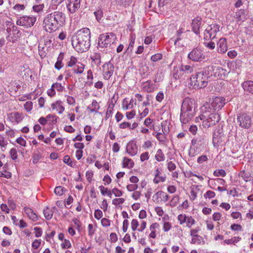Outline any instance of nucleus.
Wrapping results in <instances>:
<instances>
[{"instance_id":"1","label":"nucleus","mask_w":253,"mask_h":253,"mask_svg":"<svg viewBox=\"0 0 253 253\" xmlns=\"http://www.w3.org/2000/svg\"><path fill=\"white\" fill-rule=\"evenodd\" d=\"M72 44L78 52L87 51L90 46V32L87 28L78 31L72 37Z\"/></svg>"},{"instance_id":"2","label":"nucleus","mask_w":253,"mask_h":253,"mask_svg":"<svg viewBox=\"0 0 253 253\" xmlns=\"http://www.w3.org/2000/svg\"><path fill=\"white\" fill-rule=\"evenodd\" d=\"M201 114L196 118V121L203 120V125L204 127H209L215 125L220 119L219 115L216 112L211 110L210 104L205 103L201 108Z\"/></svg>"},{"instance_id":"3","label":"nucleus","mask_w":253,"mask_h":253,"mask_svg":"<svg viewBox=\"0 0 253 253\" xmlns=\"http://www.w3.org/2000/svg\"><path fill=\"white\" fill-rule=\"evenodd\" d=\"M194 100L186 98L183 100L181 108L180 120L181 123H188L195 115Z\"/></svg>"},{"instance_id":"4","label":"nucleus","mask_w":253,"mask_h":253,"mask_svg":"<svg viewBox=\"0 0 253 253\" xmlns=\"http://www.w3.org/2000/svg\"><path fill=\"white\" fill-rule=\"evenodd\" d=\"M209 77L204 72H199L192 75L190 79V86L196 89L203 88L207 86Z\"/></svg>"},{"instance_id":"5","label":"nucleus","mask_w":253,"mask_h":253,"mask_svg":"<svg viewBox=\"0 0 253 253\" xmlns=\"http://www.w3.org/2000/svg\"><path fill=\"white\" fill-rule=\"evenodd\" d=\"M117 37L113 33L102 34L99 36L98 42V46L99 47H108L113 44Z\"/></svg>"},{"instance_id":"6","label":"nucleus","mask_w":253,"mask_h":253,"mask_svg":"<svg viewBox=\"0 0 253 253\" xmlns=\"http://www.w3.org/2000/svg\"><path fill=\"white\" fill-rule=\"evenodd\" d=\"M220 26L217 24L209 25L204 31V39L206 40H214L216 34L219 31Z\"/></svg>"},{"instance_id":"7","label":"nucleus","mask_w":253,"mask_h":253,"mask_svg":"<svg viewBox=\"0 0 253 253\" xmlns=\"http://www.w3.org/2000/svg\"><path fill=\"white\" fill-rule=\"evenodd\" d=\"M43 25L45 30L47 32L51 33L56 31L59 28L52 18V16L48 14L43 20Z\"/></svg>"},{"instance_id":"8","label":"nucleus","mask_w":253,"mask_h":253,"mask_svg":"<svg viewBox=\"0 0 253 253\" xmlns=\"http://www.w3.org/2000/svg\"><path fill=\"white\" fill-rule=\"evenodd\" d=\"M188 58L196 62H199L205 59V56L202 49L196 47L193 49L188 54Z\"/></svg>"},{"instance_id":"9","label":"nucleus","mask_w":253,"mask_h":253,"mask_svg":"<svg viewBox=\"0 0 253 253\" xmlns=\"http://www.w3.org/2000/svg\"><path fill=\"white\" fill-rule=\"evenodd\" d=\"M237 121L239 125L242 128H249L251 126L252 119L246 113L240 114L238 116Z\"/></svg>"},{"instance_id":"10","label":"nucleus","mask_w":253,"mask_h":253,"mask_svg":"<svg viewBox=\"0 0 253 253\" xmlns=\"http://www.w3.org/2000/svg\"><path fill=\"white\" fill-rule=\"evenodd\" d=\"M36 21V18L35 17L24 16L17 20L16 24L18 25L28 28L33 26Z\"/></svg>"},{"instance_id":"11","label":"nucleus","mask_w":253,"mask_h":253,"mask_svg":"<svg viewBox=\"0 0 253 253\" xmlns=\"http://www.w3.org/2000/svg\"><path fill=\"white\" fill-rule=\"evenodd\" d=\"M9 27L6 28V32L7 33V36L6 37L7 39L10 41V39H9L11 35H13L11 38V40H16L17 38L19 37L20 35V31L18 29V27L14 25L13 23L11 22H8ZM8 24H7V25Z\"/></svg>"},{"instance_id":"12","label":"nucleus","mask_w":253,"mask_h":253,"mask_svg":"<svg viewBox=\"0 0 253 253\" xmlns=\"http://www.w3.org/2000/svg\"><path fill=\"white\" fill-rule=\"evenodd\" d=\"M225 99L222 97H215L212 99L210 104L211 110L214 112L219 111L225 104Z\"/></svg>"},{"instance_id":"13","label":"nucleus","mask_w":253,"mask_h":253,"mask_svg":"<svg viewBox=\"0 0 253 253\" xmlns=\"http://www.w3.org/2000/svg\"><path fill=\"white\" fill-rule=\"evenodd\" d=\"M81 0H67L66 6L68 11L71 13H74L77 11L81 7Z\"/></svg>"},{"instance_id":"14","label":"nucleus","mask_w":253,"mask_h":253,"mask_svg":"<svg viewBox=\"0 0 253 253\" xmlns=\"http://www.w3.org/2000/svg\"><path fill=\"white\" fill-rule=\"evenodd\" d=\"M52 16V18L55 22L58 28L62 26L65 21L64 14L60 11H57L50 13Z\"/></svg>"},{"instance_id":"15","label":"nucleus","mask_w":253,"mask_h":253,"mask_svg":"<svg viewBox=\"0 0 253 253\" xmlns=\"http://www.w3.org/2000/svg\"><path fill=\"white\" fill-rule=\"evenodd\" d=\"M114 65L110 62L104 64L103 66V72L104 78L105 80H109L114 73Z\"/></svg>"},{"instance_id":"16","label":"nucleus","mask_w":253,"mask_h":253,"mask_svg":"<svg viewBox=\"0 0 253 253\" xmlns=\"http://www.w3.org/2000/svg\"><path fill=\"white\" fill-rule=\"evenodd\" d=\"M169 196L162 191H159L152 197V199L157 204H160L162 202H167L169 200Z\"/></svg>"},{"instance_id":"17","label":"nucleus","mask_w":253,"mask_h":253,"mask_svg":"<svg viewBox=\"0 0 253 253\" xmlns=\"http://www.w3.org/2000/svg\"><path fill=\"white\" fill-rule=\"evenodd\" d=\"M225 136L218 131L214 132L213 135L212 142L214 146H218L224 143Z\"/></svg>"},{"instance_id":"18","label":"nucleus","mask_w":253,"mask_h":253,"mask_svg":"<svg viewBox=\"0 0 253 253\" xmlns=\"http://www.w3.org/2000/svg\"><path fill=\"white\" fill-rule=\"evenodd\" d=\"M202 19L200 17H196L192 20V30L196 35H199L200 34V29Z\"/></svg>"},{"instance_id":"19","label":"nucleus","mask_w":253,"mask_h":253,"mask_svg":"<svg viewBox=\"0 0 253 253\" xmlns=\"http://www.w3.org/2000/svg\"><path fill=\"white\" fill-rule=\"evenodd\" d=\"M218 52L225 53L227 50V41L225 38H220L217 42Z\"/></svg>"},{"instance_id":"20","label":"nucleus","mask_w":253,"mask_h":253,"mask_svg":"<svg viewBox=\"0 0 253 253\" xmlns=\"http://www.w3.org/2000/svg\"><path fill=\"white\" fill-rule=\"evenodd\" d=\"M136 104V101L133 98H131L128 102L126 98L123 99L122 102V108L124 110H126L133 107V105Z\"/></svg>"},{"instance_id":"21","label":"nucleus","mask_w":253,"mask_h":253,"mask_svg":"<svg viewBox=\"0 0 253 253\" xmlns=\"http://www.w3.org/2000/svg\"><path fill=\"white\" fill-rule=\"evenodd\" d=\"M242 86L245 91L253 94V81H247L242 83Z\"/></svg>"},{"instance_id":"22","label":"nucleus","mask_w":253,"mask_h":253,"mask_svg":"<svg viewBox=\"0 0 253 253\" xmlns=\"http://www.w3.org/2000/svg\"><path fill=\"white\" fill-rule=\"evenodd\" d=\"M9 119L11 122L18 124L22 121V117L19 113L13 112L10 114Z\"/></svg>"},{"instance_id":"23","label":"nucleus","mask_w":253,"mask_h":253,"mask_svg":"<svg viewBox=\"0 0 253 253\" xmlns=\"http://www.w3.org/2000/svg\"><path fill=\"white\" fill-rule=\"evenodd\" d=\"M24 211L28 216L33 221H37L38 219L37 215L34 212L33 210L29 208L24 207Z\"/></svg>"},{"instance_id":"24","label":"nucleus","mask_w":253,"mask_h":253,"mask_svg":"<svg viewBox=\"0 0 253 253\" xmlns=\"http://www.w3.org/2000/svg\"><path fill=\"white\" fill-rule=\"evenodd\" d=\"M126 151L131 156L135 155L137 153V147L135 143H131L128 144Z\"/></svg>"},{"instance_id":"25","label":"nucleus","mask_w":253,"mask_h":253,"mask_svg":"<svg viewBox=\"0 0 253 253\" xmlns=\"http://www.w3.org/2000/svg\"><path fill=\"white\" fill-rule=\"evenodd\" d=\"M100 106L96 100H94L92 102L91 104L87 107V110L90 113L95 112L97 113L99 109Z\"/></svg>"},{"instance_id":"26","label":"nucleus","mask_w":253,"mask_h":253,"mask_svg":"<svg viewBox=\"0 0 253 253\" xmlns=\"http://www.w3.org/2000/svg\"><path fill=\"white\" fill-rule=\"evenodd\" d=\"M43 213L45 218L49 220L51 219L53 216V211L52 209L49 207H46L43 211Z\"/></svg>"},{"instance_id":"27","label":"nucleus","mask_w":253,"mask_h":253,"mask_svg":"<svg viewBox=\"0 0 253 253\" xmlns=\"http://www.w3.org/2000/svg\"><path fill=\"white\" fill-rule=\"evenodd\" d=\"M239 176L242 177L246 182L250 181L253 179L251 173L244 170L239 173Z\"/></svg>"},{"instance_id":"28","label":"nucleus","mask_w":253,"mask_h":253,"mask_svg":"<svg viewBox=\"0 0 253 253\" xmlns=\"http://www.w3.org/2000/svg\"><path fill=\"white\" fill-rule=\"evenodd\" d=\"M91 59L92 60V62L95 65L99 66L101 64V56L100 53H94L93 55L91 57Z\"/></svg>"},{"instance_id":"29","label":"nucleus","mask_w":253,"mask_h":253,"mask_svg":"<svg viewBox=\"0 0 253 253\" xmlns=\"http://www.w3.org/2000/svg\"><path fill=\"white\" fill-rule=\"evenodd\" d=\"M85 65L81 62H78L73 69L74 72L76 74H82L83 73Z\"/></svg>"},{"instance_id":"30","label":"nucleus","mask_w":253,"mask_h":253,"mask_svg":"<svg viewBox=\"0 0 253 253\" xmlns=\"http://www.w3.org/2000/svg\"><path fill=\"white\" fill-rule=\"evenodd\" d=\"M51 107L53 109H56L58 111L59 114H61L64 111V107L61 104L60 101H57L55 103H52Z\"/></svg>"},{"instance_id":"31","label":"nucleus","mask_w":253,"mask_h":253,"mask_svg":"<svg viewBox=\"0 0 253 253\" xmlns=\"http://www.w3.org/2000/svg\"><path fill=\"white\" fill-rule=\"evenodd\" d=\"M179 71L186 74H190L193 72V67L190 65H182L179 68Z\"/></svg>"},{"instance_id":"32","label":"nucleus","mask_w":253,"mask_h":253,"mask_svg":"<svg viewBox=\"0 0 253 253\" xmlns=\"http://www.w3.org/2000/svg\"><path fill=\"white\" fill-rule=\"evenodd\" d=\"M155 159L158 162H162L165 160V156L162 150L159 149L157 150L155 155Z\"/></svg>"},{"instance_id":"33","label":"nucleus","mask_w":253,"mask_h":253,"mask_svg":"<svg viewBox=\"0 0 253 253\" xmlns=\"http://www.w3.org/2000/svg\"><path fill=\"white\" fill-rule=\"evenodd\" d=\"M134 163L133 161L127 158H124L123 160V167L129 168L133 167Z\"/></svg>"},{"instance_id":"34","label":"nucleus","mask_w":253,"mask_h":253,"mask_svg":"<svg viewBox=\"0 0 253 253\" xmlns=\"http://www.w3.org/2000/svg\"><path fill=\"white\" fill-rule=\"evenodd\" d=\"M179 200V196L178 195H175L173 197L170 201L169 205L171 207H174L177 205Z\"/></svg>"},{"instance_id":"35","label":"nucleus","mask_w":253,"mask_h":253,"mask_svg":"<svg viewBox=\"0 0 253 253\" xmlns=\"http://www.w3.org/2000/svg\"><path fill=\"white\" fill-rule=\"evenodd\" d=\"M186 226L190 228L195 223V220L191 216H188L186 222Z\"/></svg>"},{"instance_id":"36","label":"nucleus","mask_w":253,"mask_h":253,"mask_svg":"<svg viewBox=\"0 0 253 253\" xmlns=\"http://www.w3.org/2000/svg\"><path fill=\"white\" fill-rule=\"evenodd\" d=\"M226 172H225V171L223 169H216L213 172V175L215 176H222V177H224L226 175Z\"/></svg>"},{"instance_id":"37","label":"nucleus","mask_w":253,"mask_h":253,"mask_svg":"<svg viewBox=\"0 0 253 253\" xmlns=\"http://www.w3.org/2000/svg\"><path fill=\"white\" fill-rule=\"evenodd\" d=\"M135 43V38L133 37V36H131L130 39V42L129 43V44L126 49V52L128 53L131 52L132 51V49L133 48V46Z\"/></svg>"},{"instance_id":"38","label":"nucleus","mask_w":253,"mask_h":253,"mask_svg":"<svg viewBox=\"0 0 253 253\" xmlns=\"http://www.w3.org/2000/svg\"><path fill=\"white\" fill-rule=\"evenodd\" d=\"M78 63V60L76 57L72 56L70 57V59L69 61L67 63V66L68 67H73L74 65H76Z\"/></svg>"},{"instance_id":"39","label":"nucleus","mask_w":253,"mask_h":253,"mask_svg":"<svg viewBox=\"0 0 253 253\" xmlns=\"http://www.w3.org/2000/svg\"><path fill=\"white\" fill-rule=\"evenodd\" d=\"M52 88H53L54 90L56 89L58 91H61L63 90L64 87L61 84L55 83L52 84Z\"/></svg>"},{"instance_id":"40","label":"nucleus","mask_w":253,"mask_h":253,"mask_svg":"<svg viewBox=\"0 0 253 253\" xmlns=\"http://www.w3.org/2000/svg\"><path fill=\"white\" fill-rule=\"evenodd\" d=\"M9 154L10 155L11 158L12 160H15L17 159L18 155L16 149L12 148L9 152Z\"/></svg>"},{"instance_id":"41","label":"nucleus","mask_w":253,"mask_h":253,"mask_svg":"<svg viewBox=\"0 0 253 253\" xmlns=\"http://www.w3.org/2000/svg\"><path fill=\"white\" fill-rule=\"evenodd\" d=\"M187 217L188 216H186L185 214H180L178 215L177 219L179 222V224L181 225L185 223Z\"/></svg>"},{"instance_id":"42","label":"nucleus","mask_w":253,"mask_h":253,"mask_svg":"<svg viewBox=\"0 0 253 253\" xmlns=\"http://www.w3.org/2000/svg\"><path fill=\"white\" fill-rule=\"evenodd\" d=\"M156 137L157 139L162 142H164L166 139V134L164 133H162L161 132H158L156 134Z\"/></svg>"},{"instance_id":"43","label":"nucleus","mask_w":253,"mask_h":253,"mask_svg":"<svg viewBox=\"0 0 253 253\" xmlns=\"http://www.w3.org/2000/svg\"><path fill=\"white\" fill-rule=\"evenodd\" d=\"M62 248L68 249L71 247V244L69 240L64 239L63 242L61 245Z\"/></svg>"},{"instance_id":"44","label":"nucleus","mask_w":253,"mask_h":253,"mask_svg":"<svg viewBox=\"0 0 253 253\" xmlns=\"http://www.w3.org/2000/svg\"><path fill=\"white\" fill-rule=\"evenodd\" d=\"M125 200L124 198H116L112 201V204L115 206L122 204L124 203Z\"/></svg>"},{"instance_id":"45","label":"nucleus","mask_w":253,"mask_h":253,"mask_svg":"<svg viewBox=\"0 0 253 253\" xmlns=\"http://www.w3.org/2000/svg\"><path fill=\"white\" fill-rule=\"evenodd\" d=\"M202 240V237L200 235L196 236V237H193L191 243L194 244H199L201 242V240Z\"/></svg>"},{"instance_id":"46","label":"nucleus","mask_w":253,"mask_h":253,"mask_svg":"<svg viewBox=\"0 0 253 253\" xmlns=\"http://www.w3.org/2000/svg\"><path fill=\"white\" fill-rule=\"evenodd\" d=\"M162 54L161 53H156L151 57V60L153 62H156L162 58Z\"/></svg>"},{"instance_id":"47","label":"nucleus","mask_w":253,"mask_h":253,"mask_svg":"<svg viewBox=\"0 0 253 253\" xmlns=\"http://www.w3.org/2000/svg\"><path fill=\"white\" fill-rule=\"evenodd\" d=\"M64 188L61 186H57L54 189V193L58 195H62L64 193Z\"/></svg>"},{"instance_id":"48","label":"nucleus","mask_w":253,"mask_h":253,"mask_svg":"<svg viewBox=\"0 0 253 253\" xmlns=\"http://www.w3.org/2000/svg\"><path fill=\"white\" fill-rule=\"evenodd\" d=\"M138 225V222L136 219H133L132 220L131 222V228L133 231H134L137 229Z\"/></svg>"},{"instance_id":"49","label":"nucleus","mask_w":253,"mask_h":253,"mask_svg":"<svg viewBox=\"0 0 253 253\" xmlns=\"http://www.w3.org/2000/svg\"><path fill=\"white\" fill-rule=\"evenodd\" d=\"M63 161L65 164L72 167L74 166V163L71 161L70 158L68 155H66L64 157Z\"/></svg>"},{"instance_id":"50","label":"nucleus","mask_w":253,"mask_h":253,"mask_svg":"<svg viewBox=\"0 0 253 253\" xmlns=\"http://www.w3.org/2000/svg\"><path fill=\"white\" fill-rule=\"evenodd\" d=\"M103 216L102 211L99 209L95 210L94 211V217L97 219L99 220Z\"/></svg>"},{"instance_id":"51","label":"nucleus","mask_w":253,"mask_h":253,"mask_svg":"<svg viewBox=\"0 0 253 253\" xmlns=\"http://www.w3.org/2000/svg\"><path fill=\"white\" fill-rule=\"evenodd\" d=\"M24 107L27 111L29 112L32 109L33 103L31 101H27L25 103Z\"/></svg>"},{"instance_id":"52","label":"nucleus","mask_w":253,"mask_h":253,"mask_svg":"<svg viewBox=\"0 0 253 253\" xmlns=\"http://www.w3.org/2000/svg\"><path fill=\"white\" fill-rule=\"evenodd\" d=\"M183 32V29L182 28L179 29L177 31L176 36L177 37L176 39L174 40V44L175 45L176 44V43L178 41L181 40V38H180V36H181V35L182 34Z\"/></svg>"},{"instance_id":"53","label":"nucleus","mask_w":253,"mask_h":253,"mask_svg":"<svg viewBox=\"0 0 253 253\" xmlns=\"http://www.w3.org/2000/svg\"><path fill=\"white\" fill-rule=\"evenodd\" d=\"M171 228V224L169 222H165L163 224V230L164 232L169 231Z\"/></svg>"},{"instance_id":"54","label":"nucleus","mask_w":253,"mask_h":253,"mask_svg":"<svg viewBox=\"0 0 253 253\" xmlns=\"http://www.w3.org/2000/svg\"><path fill=\"white\" fill-rule=\"evenodd\" d=\"M112 192L116 197H120L123 195V192L116 188H113Z\"/></svg>"},{"instance_id":"55","label":"nucleus","mask_w":253,"mask_h":253,"mask_svg":"<svg viewBox=\"0 0 253 253\" xmlns=\"http://www.w3.org/2000/svg\"><path fill=\"white\" fill-rule=\"evenodd\" d=\"M215 196V193L213 192V191H208L204 195V197L205 198H209V199H211V198H213Z\"/></svg>"},{"instance_id":"56","label":"nucleus","mask_w":253,"mask_h":253,"mask_svg":"<svg viewBox=\"0 0 253 253\" xmlns=\"http://www.w3.org/2000/svg\"><path fill=\"white\" fill-rule=\"evenodd\" d=\"M101 224L104 227H108L110 225L111 221L106 218H103L101 219Z\"/></svg>"},{"instance_id":"57","label":"nucleus","mask_w":253,"mask_h":253,"mask_svg":"<svg viewBox=\"0 0 253 253\" xmlns=\"http://www.w3.org/2000/svg\"><path fill=\"white\" fill-rule=\"evenodd\" d=\"M138 188V185L136 184H128L126 186L127 190L129 191H133L136 190Z\"/></svg>"},{"instance_id":"58","label":"nucleus","mask_w":253,"mask_h":253,"mask_svg":"<svg viewBox=\"0 0 253 253\" xmlns=\"http://www.w3.org/2000/svg\"><path fill=\"white\" fill-rule=\"evenodd\" d=\"M34 231L35 233V236L36 237H40L42 235V230L41 228L36 227L34 228Z\"/></svg>"},{"instance_id":"59","label":"nucleus","mask_w":253,"mask_h":253,"mask_svg":"<svg viewBox=\"0 0 253 253\" xmlns=\"http://www.w3.org/2000/svg\"><path fill=\"white\" fill-rule=\"evenodd\" d=\"M25 7L24 4H16L13 7L14 10L19 11L20 10H23Z\"/></svg>"},{"instance_id":"60","label":"nucleus","mask_w":253,"mask_h":253,"mask_svg":"<svg viewBox=\"0 0 253 253\" xmlns=\"http://www.w3.org/2000/svg\"><path fill=\"white\" fill-rule=\"evenodd\" d=\"M166 180V177L165 176H158V177H155L154 179V182L155 183H158L160 181L164 182Z\"/></svg>"},{"instance_id":"61","label":"nucleus","mask_w":253,"mask_h":253,"mask_svg":"<svg viewBox=\"0 0 253 253\" xmlns=\"http://www.w3.org/2000/svg\"><path fill=\"white\" fill-rule=\"evenodd\" d=\"M205 45L210 49H213L215 47V43L213 42H204Z\"/></svg>"},{"instance_id":"62","label":"nucleus","mask_w":253,"mask_h":253,"mask_svg":"<svg viewBox=\"0 0 253 253\" xmlns=\"http://www.w3.org/2000/svg\"><path fill=\"white\" fill-rule=\"evenodd\" d=\"M222 216V214L220 212H215L212 215V219L214 221H219L221 217Z\"/></svg>"},{"instance_id":"63","label":"nucleus","mask_w":253,"mask_h":253,"mask_svg":"<svg viewBox=\"0 0 253 253\" xmlns=\"http://www.w3.org/2000/svg\"><path fill=\"white\" fill-rule=\"evenodd\" d=\"M208 160V157L206 155H202L200 156L197 159V162L199 164H202L204 162Z\"/></svg>"},{"instance_id":"64","label":"nucleus","mask_w":253,"mask_h":253,"mask_svg":"<svg viewBox=\"0 0 253 253\" xmlns=\"http://www.w3.org/2000/svg\"><path fill=\"white\" fill-rule=\"evenodd\" d=\"M167 165H168V169L170 171L174 170L176 168L175 165L171 161L169 162L168 163Z\"/></svg>"}]
</instances>
